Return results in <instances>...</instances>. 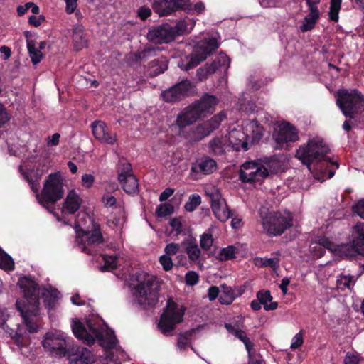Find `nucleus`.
<instances>
[{"instance_id": "63", "label": "nucleus", "mask_w": 364, "mask_h": 364, "mask_svg": "<svg viewBox=\"0 0 364 364\" xmlns=\"http://www.w3.org/2000/svg\"><path fill=\"white\" fill-rule=\"evenodd\" d=\"M353 210L360 218H364V199L357 203V204L353 207Z\"/></svg>"}, {"instance_id": "9", "label": "nucleus", "mask_w": 364, "mask_h": 364, "mask_svg": "<svg viewBox=\"0 0 364 364\" xmlns=\"http://www.w3.org/2000/svg\"><path fill=\"white\" fill-rule=\"evenodd\" d=\"M336 104L346 117L353 118L359 109L364 107V97L356 90H339Z\"/></svg>"}, {"instance_id": "41", "label": "nucleus", "mask_w": 364, "mask_h": 364, "mask_svg": "<svg viewBox=\"0 0 364 364\" xmlns=\"http://www.w3.org/2000/svg\"><path fill=\"white\" fill-rule=\"evenodd\" d=\"M99 258L105 263L103 266L100 267L102 272L113 270L117 267L118 259L116 255H101Z\"/></svg>"}, {"instance_id": "60", "label": "nucleus", "mask_w": 364, "mask_h": 364, "mask_svg": "<svg viewBox=\"0 0 364 364\" xmlns=\"http://www.w3.org/2000/svg\"><path fill=\"white\" fill-rule=\"evenodd\" d=\"M344 364H359V358L357 355L347 353L344 358Z\"/></svg>"}, {"instance_id": "34", "label": "nucleus", "mask_w": 364, "mask_h": 364, "mask_svg": "<svg viewBox=\"0 0 364 364\" xmlns=\"http://www.w3.org/2000/svg\"><path fill=\"white\" fill-rule=\"evenodd\" d=\"M257 298L263 305L266 311L274 310L277 308V302L272 301V296L268 290H262L257 293Z\"/></svg>"}, {"instance_id": "43", "label": "nucleus", "mask_w": 364, "mask_h": 364, "mask_svg": "<svg viewBox=\"0 0 364 364\" xmlns=\"http://www.w3.org/2000/svg\"><path fill=\"white\" fill-rule=\"evenodd\" d=\"M126 222L124 214L121 212L118 215L112 216L107 220V225L109 228L114 230H121Z\"/></svg>"}, {"instance_id": "18", "label": "nucleus", "mask_w": 364, "mask_h": 364, "mask_svg": "<svg viewBox=\"0 0 364 364\" xmlns=\"http://www.w3.org/2000/svg\"><path fill=\"white\" fill-rule=\"evenodd\" d=\"M230 63V60L228 56L225 53H220L211 64H206L203 68H199L197 70L198 80L200 81L204 80L210 75L218 70L220 72H225L228 70Z\"/></svg>"}, {"instance_id": "55", "label": "nucleus", "mask_w": 364, "mask_h": 364, "mask_svg": "<svg viewBox=\"0 0 364 364\" xmlns=\"http://www.w3.org/2000/svg\"><path fill=\"white\" fill-rule=\"evenodd\" d=\"M199 280V275L194 271H188L185 274L186 284L188 286L196 285Z\"/></svg>"}, {"instance_id": "58", "label": "nucleus", "mask_w": 364, "mask_h": 364, "mask_svg": "<svg viewBox=\"0 0 364 364\" xmlns=\"http://www.w3.org/2000/svg\"><path fill=\"white\" fill-rule=\"evenodd\" d=\"M102 200L106 207H112L117 204L116 198L109 193L104 194Z\"/></svg>"}, {"instance_id": "35", "label": "nucleus", "mask_w": 364, "mask_h": 364, "mask_svg": "<svg viewBox=\"0 0 364 364\" xmlns=\"http://www.w3.org/2000/svg\"><path fill=\"white\" fill-rule=\"evenodd\" d=\"M118 181H124L129 176H134L132 173L131 164L125 159H120L117 166Z\"/></svg>"}, {"instance_id": "27", "label": "nucleus", "mask_w": 364, "mask_h": 364, "mask_svg": "<svg viewBox=\"0 0 364 364\" xmlns=\"http://www.w3.org/2000/svg\"><path fill=\"white\" fill-rule=\"evenodd\" d=\"M242 127L247 141L249 140L251 142L257 141L263 136V127L254 119L244 121Z\"/></svg>"}, {"instance_id": "51", "label": "nucleus", "mask_w": 364, "mask_h": 364, "mask_svg": "<svg viewBox=\"0 0 364 364\" xmlns=\"http://www.w3.org/2000/svg\"><path fill=\"white\" fill-rule=\"evenodd\" d=\"M200 203L201 199L200 196L193 194L189 198L188 201L185 204V209L188 212H192L200 204Z\"/></svg>"}, {"instance_id": "32", "label": "nucleus", "mask_w": 364, "mask_h": 364, "mask_svg": "<svg viewBox=\"0 0 364 364\" xmlns=\"http://www.w3.org/2000/svg\"><path fill=\"white\" fill-rule=\"evenodd\" d=\"M42 294L45 305L48 310L54 309L58 304L60 293L55 289L49 288L45 289Z\"/></svg>"}, {"instance_id": "11", "label": "nucleus", "mask_w": 364, "mask_h": 364, "mask_svg": "<svg viewBox=\"0 0 364 364\" xmlns=\"http://www.w3.org/2000/svg\"><path fill=\"white\" fill-rule=\"evenodd\" d=\"M185 310L183 306L168 301L158 324L161 333L166 336L171 335L176 326L182 322Z\"/></svg>"}, {"instance_id": "62", "label": "nucleus", "mask_w": 364, "mask_h": 364, "mask_svg": "<svg viewBox=\"0 0 364 364\" xmlns=\"http://www.w3.org/2000/svg\"><path fill=\"white\" fill-rule=\"evenodd\" d=\"M189 343V338L187 335H180L178 338L177 346L182 350L184 349Z\"/></svg>"}, {"instance_id": "37", "label": "nucleus", "mask_w": 364, "mask_h": 364, "mask_svg": "<svg viewBox=\"0 0 364 364\" xmlns=\"http://www.w3.org/2000/svg\"><path fill=\"white\" fill-rule=\"evenodd\" d=\"M119 183L124 192L129 195L136 194L139 191V183L135 176H129L124 181Z\"/></svg>"}, {"instance_id": "12", "label": "nucleus", "mask_w": 364, "mask_h": 364, "mask_svg": "<svg viewBox=\"0 0 364 364\" xmlns=\"http://www.w3.org/2000/svg\"><path fill=\"white\" fill-rule=\"evenodd\" d=\"M43 346L50 353L60 357L67 355L68 350L66 336L60 331L47 333L43 341Z\"/></svg>"}, {"instance_id": "22", "label": "nucleus", "mask_w": 364, "mask_h": 364, "mask_svg": "<svg viewBox=\"0 0 364 364\" xmlns=\"http://www.w3.org/2000/svg\"><path fill=\"white\" fill-rule=\"evenodd\" d=\"M92 134L100 142L112 145L117 141L115 133L110 132L107 125L102 121H95L91 124Z\"/></svg>"}, {"instance_id": "15", "label": "nucleus", "mask_w": 364, "mask_h": 364, "mask_svg": "<svg viewBox=\"0 0 364 364\" xmlns=\"http://www.w3.org/2000/svg\"><path fill=\"white\" fill-rule=\"evenodd\" d=\"M102 242V235L99 230L92 232L83 231L81 234L77 232L75 244L82 252L87 254L92 253V248Z\"/></svg>"}, {"instance_id": "36", "label": "nucleus", "mask_w": 364, "mask_h": 364, "mask_svg": "<svg viewBox=\"0 0 364 364\" xmlns=\"http://www.w3.org/2000/svg\"><path fill=\"white\" fill-rule=\"evenodd\" d=\"M73 43L76 50H80L87 45V39L84 35L83 28L77 26L73 28Z\"/></svg>"}, {"instance_id": "25", "label": "nucleus", "mask_w": 364, "mask_h": 364, "mask_svg": "<svg viewBox=\"0 0 364 364\" xmlns=\"http://www.w3.org/2000/svg\"><path fill=\"white\" fill-rule=\"evenodd\" d=\"M216 169V161L209 156L197 159L191 166V172L196 175H209L215 172Z\"/></svg>"}, {"instance_id": "13", "label": "nucleus", "mask_w": 364, "mask_h": 364, "mask_svg": "<svg viewBox=\"0 0 364 364\" xmlns=\"http://www.w3.org/2000/svg\"><path fill=\"white\" fill-rule=\"evenodd\" d=\"M269 175L268 170L261 164L248 161L240 170V179L245 183L262 181Z\"/></svg>"}, {"instance_id": "50", "label": "nucleus", "mask_w": 364, "mask_h": 364, "mask_svg": "<svg viewBox=\"0 0 364 364\" xmlns=\"http://www.w3.org/2000/svg\"><path fill=\"white\" fill-rule=\"evenodd\" d=\"M354 282L353 277L350 275H341L337 279L338 287L342 290L346 288L350 289Z\"/></svg>"}, {"instance_id": "54", "label": "nucleus", "mask_w": 364, "mask_h": 364, "mask_svg": "<svg viewBox=\"0 0 364 364\" xmlns=\"http://www.w3.org/2000/svg\"><path fill=\"white\" fill-rule=\"evenodd\" d=\"M181 246V244L170 242L165 247L164 252L170 257L175 255L179 252Z\"/></svg>"}, {"instance_id": "46", "label": "nucleus", "mask_w": 364, "mask_h": 364, "mask_svg": "<svg viewBox=\"0 0 364 364\" xmlns=\"http://www.w3.org/2000/svg\"><path fill=\"white\" fill-rule=\"evenodd\" d=\"M184 224L185 220L182 217L172 218L169 222L171 232H175L176 235L181 234Z\"/></svg>"}, {"instance_id": "24", "label": "nucleus", "mask_w": 364, "mask_h": 364, "mask_svg": "<svg viewBox=\"0 0 364 364\" xmlns=\"http://www.w3.org/2000/svg\"><path fill=\"white\" fill-rule=\"evenodd\" d=\"M225 138H226L228 146L237 151H245L248 149V142L246 139V135L242 131V127L241 129L232 128Z\"/></svg>"}, {"instance_id": "29", "label": "nucleus", "mask_w": 364, "mask_h": 364, "mask_svg": "<svg viewBox=\"0 0 364 364\" xmlns=\"http://www.w3.org/2000/svg\"><path fill=\"white\" fill-rule=\"evenodd\" d=\"M181 245L184 247L190 262L199 263L201 250L197 244L196 238L188 237L181 242Z\"/></svg>"}, {"instance_id": "20", "label": "nucleus", "mask_w": 364, "mask_h": 364, "mask_svg": "<svg viewBox=\"0 0 364 364\" xmlns=\"http://www.w3.org/2000/svg\"><path fill=\"white\" fill-rule=\"evenodd\" d=\"M193 86L188 80H183L172 87L164 91L161 94L164 100L173 102L182 100L192 93Z\"/></svg>"}, {"instance_id": "40", "label": "nucleus", "mask_w": 364, "mask_h": 364, "mask_svg": "<svg viewBox=\"0 0 364 364\" xmlns=\"http://www.w3.org/2000/svg\"><path fill=\"white\" fill-rule=\"evenodd\" d=\"M27 48L32 63L35 65L40 63L43 58V54L37 48L36 43L33 40H27Z\"/></svg>"}, {"instance_id": "56", "label": "nucleus", "mask_w": 364, "mask_h": 364, "mask_svg": "<svg viewBox=\"0 0 364 364\" xmlns=\"http://www.w3.org/2000/svg\"><path fill=\"white\" fill-rule=\"evenodd\" d=\"M304 343V336L302 331H299L298 333H296L291 340V349H296L301 346V345Z\"/></svg>"}, {"instance_id": "59", "label": "nucleus", "mask_w": 364, "mask_h": 364, "mask_svg": "<svg viewBox=\"0 0 364 364\" xmlns=\"http://www.w3.org/2000/svg\"><path fill=\"white\" fill-rule=\"evenodd\" d=\"M9 119L10 117L4 106L2 104H0V127L8 122Z\"/></svg>"}, {"instance_id": "4", "label": "nucleus", "mask_w": 364, "mask_h": 364, "mask_svg": "<svg viewBox=\"0 0 364 364\" xmlns=\"http://www.w3.org/2000/svg\"><path fill=\"white\" fill-rule=\"evenodd\" d=\"M218 100L214 95L205 94L202 97L186 107L177 117L176 124L180 129L205 118L213 113Z\"/></svg>"}, {"instance_id": "16", "label": "nucleus", "mask_w": 364, "mask_h": 364, "mask_svg": "<svg viewBox=\"0 0 364 364\" xmlns=\"http://www.w3.org/2000/svg\"><path fill=\"white\" fill-rule=\"evenodd\" d=\"M208 195L210 198L211 209L215 217L220 222L225 223L232 215L226 200L218 190L208 193Z\"/></svg>"}, {"instance_id": "42", "label": "nucleus", "mask_w": 364, "mask_h": 364, "mask_svg": "<svg viewBox=\"0 0 364 364\" xmlns=\"http://www.w3.org/2000/svg\"><path fill=\"white\" fill-rule=\"evenodd\" d=\"M237 248L233 245H229L222 248L218 253L217 258L220 261L231 259L235 257L237 253Z\"/></svg>"}, {"instance_id": "10", "label": "nucleus", "mask_w": 364, "mask_h": 364, "mask_svg": "<svg viewBox=\"0 0 364 364\" xmlns=\"http://www.w3.org/2000/svg\"><path fill=\"white\" fill-rule=\"evenodd\" d=\"M218 34L217 33H213L208 38H205L203 41L200 42L196 48L194 53L190 57H186L188 60L186 65L181 62L178 64L179 67L182 70H188L197 66L201 61L205 60L212 51L218 48Z\"/></svg>"}, {"instance_id": "44", "label": "nucleus", "mask_w": 364, "mask_h": 364, "mask_svg": "<svg viewBox=\"0 0 364 364\" xmlns=\"http://www.w3.org/2000/svg\"><path fill=\"white\" fill-rule=\"evenodd\" d=\"M342 0H331L329 18L335 22L338 21V14L341 10Z\"/></svg>"}, {"instance_id": "61", "label": "nucleus", "mask_w": 364, "mask_h": 364, "mask_svg": "<svg viewBox=\"0 0 364 364\" xmlns=\"http://www.w3.org/2000/svg\"><path fill=\"white\" fill-rule=\"evenodd\" d=\"M0 57L2 60H6L11 55V50L6 46H2L0 47Z\"/></svg>"}, {"instance_id": "1", "label": "nucleus", "mask_w": 364, "mask_h": 364, "mask_svg": "<svg viewBox=\"0 0 364 364\" xmlns=\"http://www.w3.org/2000/svg\"><path fill=\"white\" fill-rule=\"evenodd\" d=\"M352 242L334 245L326 237L318 238V242L311 246L314 256L321 257L324 254L323 248H326L339 256L351 257L355 254L364 255V223H358L353 228Z\"/></svg>"}, {"instance_id": "39", "label": "nucleus", "mask_w": 364, "mask_h": 364, "mask_svg": "<svg viewBox=\"0 0 364 364\" xmlns=\"http://www.w3.org/2000/svg\"><path fill=\"white\" fill-rule=\"evenodd\" d=\"M90 223H92L91 218L86 213H79L75 220V232L82 234Z\"/></svg>"}, {"instance_id": "2", "label": "nucleus", "mask_w": 364, "mask_h": 364, "mask_svg": "<svg viewBox=\"0 0 364 364\" xmlns=\"http://www.w3.org/2000/svg\"><path fill=\"white\" fill-rule=\"evenodd\" d=\"M72 330L77 338L87 344L95 340L105 348H113L117 340L114 333L107 326H102L96 319H88L86 324L78 319L73 320Z\"/></svg>"}, {"instance_id": "7", "label": "nucleus", "mask_w": 364, "mask_h": 364, "mask_svg": "<svg viewBox=\"0 0 364 364\" xmlns=\"http://www.w3.org/2000/svg\"><path fill=\"white\" fill-rule=\"evenodd\" d=\"M36 193L38 202L44 207L54 204L61 199L64 194L63 184L60 172L50 174L43 186L41 193Z\"/></svg>"}, {"instance_id": "17", "label": "nucleus", "mask_w": 364, "mask_h": 364, "mask_svg": "<svg viewBox=\"0 0 364 364\" xmlns=\"http://www.w3.org/2000/svg\"><path fill=\"white\" fill-rule=\"evenodd\" d=\"M49 169V165L46 164H39L32 169L27 164H23L20 166L19 171L24 178L28 182L31 189L37 192L39 188V180L42 176Z\"/></svg>"}, {"instance_id": "14", "label": "nucleus", "mask_w": 364, "mask_h": 364, "mask_svg": "<svg viewBox=\"0 0 364 364\" xmlns=\"http://www.w3.org/2000/svg\"><path fill=\"white\" fill-rule=\"evenodd\" d=\"M273 138L277 147L282 149L288 142H295L299 139L297 129L288 122H281L275 125Z\"/></svg>"}, {"instance_id": "5", "label": "nucleus", "mask_w": 364, "mask_h": 364, "mask_svg": "<svg viewBox=\"0 0 364 364\" xmlns=\"http://www.w3.org/2000/svg\"><path fill=\"white\" fill-rule=\"evenodd\" d=\"M330 149L328 145L319 136H314L309 139L306 144L299 146L296 153V157L304 164L306 165L311 171V164L322 161L329 162L338 168V165L331 161L328 156Z\"/></svg>"}, {"instance_id": "48", "label": "nucleus", "mask_w": 364, "mask_h": 364, "mask_svg": "<svg viewBox=\"0 0 364 364\" xmlns=\"http://www.w3.org/2000/svg\"><path fill=\"white\" fill-rule=\"evenodd\" d=\"M235 299V294L231 288H225L219 295L220 302L223 304H230Z\"/></svg>"}, {"instance_id": "30", "label": "nucleus", "mask_w": 364, "mask_h": 364, "mask_svg": "<svg viewBox=\"0 0 364 364\" xmlns=\"http://www.w3.org/2000/svg\"><path fill=\"white\" fill-rule=\"evenodd\" d=\"M196 25L193 18L183 19L178 21L174 26H172L175 38L178 36L187 35L191 32Z\"/></svg>"}, {"instance_id": "19", "label": "nucleus", "mask_w": 364, "mask_h": 364, "mask_svg": "<svg viewBox=\"0 0 364 364\" xmlns=\"http://www.w3.org/2000/svg\"><path fill=\"white\" fill-rule=\"evenodd\" d=\"M147 38L155 44L168 43L176 39L172 26L168 23H163L150 29Z\"/></svg>"}, {"instance_id": "49", "label": "nucleus", "mask_w": 364, "mask_h": 364, "mask_svg": "<svg viewBox=\"0 0 364 364\" xmlns=\"http://www.w3.org/2000/svg\"><path fill=\"white\" fill-rule=\"evenodd\" d=\"M213 238L210 233L205 232L200 237V246L203 251H208L213 246Z\"/></svg>"}, {"instance_id": "3", "label": "nucleus", "mask_w": 364, "mask_h": 364, "mask_svg": "<svg viewBox=\"0 0 364 364\" xmlns=\"http://www.w3.org/2000/svg\"><path fill=\"white\" fill-rule=\"evenodd\" d=\"M18 284L23 292L26 304H22L21 301L18 300L16 304V308L21 312L28 331L36 332L38 326L35 323L34 318L38 314L39 305L38 285L33 279L26 277L20 278Z\"/></svg>"}, {"instance_id": "31", "label": "nucleus", "mask_w": 364, "mask_h": 364, "mask_svg": "<svg viewBox=\"0 0 364 364\" xmlns=\"http://www.w3.org/2000/svg\"><path fill=\"white\" fill-rule=\"evenodd\" d=\"M225 327L230 333L234 335L244 343L248 354L250 355L253 344L247 337V333L230 323H225Z\"/></svg>"}, {"instance_id": "23", "label": "nucleus", "mask_w": 364, "mask_h": 364, "mask_svg": "<svg viewBox=\"0 0 364 364\" xmlns=\"http://www.w3.org/2000/svg\"><path fill=\"white\" fill-rule=\"evenodd\" d=\"M70 364H92L95 360L93 353L85 347H73L68 350Z\"/></svg>"}, {"instance_id": "38", "label": "nucleus", "mask_w": 364, "mask_h": 364, "mask_svg": "<svg viewBox=\"0 0 364 364\" xmlns=\"http://www.w3.org/2000/svg\"><path fill=\"white\" fill-rule=\"evenodd\" d=\"M228 146L226 138L216 136L209 142V148L215 155L223 154Z\"/></svg>"}, {"instance_id": "52", "label": "nucleus", "mask_w": 364, "mask_h": 364, "mask_svg": "<svg viewBox=\"0 0 364 364\" xmlns=\"http://www.w3.org/2000/svg\"><path fill=\"white\" fill-rule=\"evenodd\" d=\"M173 212V206L169 203L159 205L156 210V214L159 217H164L171 215Z\"/></svg>"}, {"instance_id": "6", "label": "nucleus", "mask_w": 364, "mask_h": 364, "mask_svg": "<svg viewBox=\"0 0 364 364\" xmlns=\"http://www.w3.org/2000/svg\"><path fill=\"white\" fill-rule=\"evenodd\" d=\"M159 286L156 278L146 275L134 287L135 301L143 308L154 306L159 301Z\"/></svg>"}, {"instance_id": "64", "label": "nucleus", "mask_w": 364, "mask_h": 364, "mask_svg": "<svg viewBox=\"0 0 364 364\" xmlns=\"http://www.w3.org/2000/svg\"><path fill=\"white\" fill-rule=\"evenodd\" d=\"M151 11L149 7L142 6L138 10V16L142 19L145 20L150 16Z\"/></svg>"}, {"instance_id": "57", "label": "nucleus", "mask_w": 364, "mask_h": 364, "mask_svg": "<svg viewBox=\"0 0 364 364\" xmlns=\"http://www.w3.org/2000/svg\"><path fill=\"white\" fill-rule=\"evenodd\" d=\"M95 182V177L92 174H84L81 178V184L84 188H90Z\"/></svg>"}, {"instance_id": "53", "label": "nucleus", "mask_w": 364, "mask_h": 364, "mask_svg": "<svg viewBox=\"0 0 364 364\" xmlns=\"http://www.w3.org/2000/svg\"><path fill=\"white\" fill-rule=\"evenodd\" d=\"M159 261L164 271L168 272L172 269L173 267V262L171 257L168 255L164 254L161 255L159 257Z\"/></svg>"}, {"instance_id": "33", "label": "nucleus", "mask_w": 364, "mask_h": 364, "mask_svg": "<svg viewBox=\"0 0 364 364\" xmlns=\"http://www.w3.org/2000/svg\"><path fill=\"white\" fill-rule=\"evenodd\" d=\"M319 18L318 9H309V14L304 18L303 23L300 26L302 32L311 30Z\"/></svg>"}, {"instance_id": "47", "label": "nucleus", "mask_w": 364, "mask_h": 364, "mask_svg": "<svg viewBox=\"0 0 364 364\" xmlns=\"http://www.w3.org/2000/svg\"><path fill=\"white\" fill-rule=\"evenodd\" d=\"M0 268L11 271L14 268V262L11 257L6 254L4 251L0 255Z\"/></svg>"}, {"instance_id": "45", "label": "nucleus", "mask_w": 364, "mask_h": 364, "mask_svg": "<svg viewBox=\"0 0 364 364\" xmlns=\"http://www.w3.org/2000/svg\"><path fill=\"white\" fill-rule=\"evenodd\" d=\"M255 264L258 267H269L276 269L279 267V259L277 257L273 258H256Z\"/></svg>"}, {"instance_id": "21", "label": "nucleus", "mask_w": 364, "mask_h": 364, "mask_svg": "<svg viewBox=\"0 0 364 364\" xmlns=\"http://www.w3.org/2000/svg\"><path fill=\"white\" fill-rule=\"evenodd\" d=\"M153 9L159 16H168L178 9H189L186 0H154Z\"/></svg>"}, {"instance_id": "28", "label": "nucleus", "mask_w": 364, "mask_h": 364, "mask_svg": "<svg viewBox=\"0 0 364 364\" xmlns=\"http://www.w3.org/2000/svg\"><path fill=\"white\" fill-rule=\"evenodd\" d=\"M82 198L75 190L68 193L62 208L63 214H73L77 211L82 204Z\"/></svg>"}, {"instance_id": "26", "label": "nucleus", "mask_w": 364, "mask_h": 364, "mask_svg": "<svg viewBox=\"0 0 364 364\" xmlns=\"http://www.w3.org/2000/svg\"><path fill=\"white\" fill-rule=\"evenodd\" d=\"M226 117L225 112H220L215 115L210 120L204 122L203 124L198 126L196 128V132L200 135L198 139L209 135L213 130L216 129L220 125L221 122Z\"/></svg>"}, {"instance_id": "8", "label": "nucleus", "mask_w": 364, "mask_h": 364, "mask_svg": "<svg viewBox=\"0 0 364 364\" xmlns=\"http://www.w3.org/2000/svg\"><path fill=\"white\" fill-rule=\"evenodd\" d=\"M264 230L269 235H280L293 225V216L289 211L272 212L262 216Z\"/></svg>"}]
</instances>
